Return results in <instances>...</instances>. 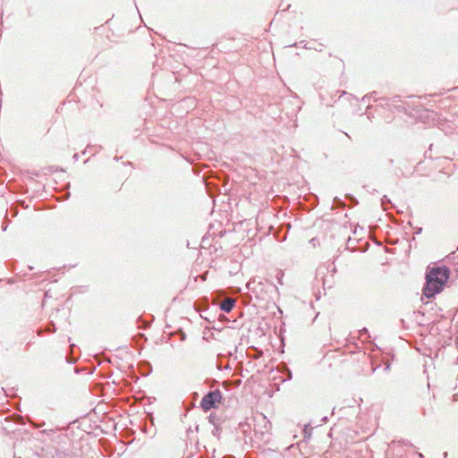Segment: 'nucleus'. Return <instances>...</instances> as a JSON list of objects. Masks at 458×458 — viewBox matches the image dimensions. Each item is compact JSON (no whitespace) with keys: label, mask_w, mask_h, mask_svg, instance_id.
<instances>
[{"label":"nucleus","mask_w":458,"mask_h":458,"mask_svg":"<svg viewBox=\"0 0 458 458\" xmlns=\"http://www.w3.org/2000/svg\"><path fill=\"white\" fill-rule=\"evenodd\" d=\"M449 276V268L445 266L428 267L426 274V284L423 288V294L427 298H432L439 293L444 289Z\"/></svg>","instance_id":"obj_1"},{"label":"nucleus","mask_w":458,"mask_h":458,"mask_svg":"<svg viewBox=\"0 0 458 458\" xmlns=\"http://www.w3.org/2000/svg\"><path fill=\"white\" fill-rule=\"evenodd\" d=\"M221 401L222 394L218 389L210 391L203 396L200 402V407L205 411H208L213 408H216L217 405L221 403Z\"/></svg>","instance_id":"obj_2"},{"label":"nucleus","mask_w":458,"mask_h":458,"mask_svg":"<svg viewBox=\"0 0 458 458\" xmlns=\"http://www.w3.org/2000/svg\"><path fill=\"white\" fill-rule=\"evenodd\" d=\"M234 304H235V301L232 298H227V299H225L221 303H220V309L225 312H230L233 308L234 307Z\"/></svg>","instance_id":"obj_3"},{"label":"nucleus","mask_w":458,"mask_h":458,"mask_svg":"<svg viewBox=\"0 0 458 458\" xmlns=\"http://www.w3.org/2000/svg\"><path fill=\"white\" fill-rule=\"evenodd\" d=\"M420 231H421V228L417 229V233H420Z\"/></svg>","instance_id":"obj_4"},{"label":"nucleus","mask_w":458,"mask_h":458,"mask_svg":"<svg viewBox=\"0 0 458 458\" xmlns=\"http://www.w3.org/2000/svg\"><path fill=\"white\" fill-rule=\"evenodd\" d=\"M420 231H421V228L417 229V233H420Z\"/></svg>","instance_id":"obj_5"},{"label":"nucleus","mask_w":458,"mask_h":458,"mask_svg":"<svg viewBox=\"0 0 458 458\" xmlns=\"http://www.w3.org/2000/svg\"><path fill=\"white\" fill-rule=\"evenodd\" d=\"M420 231H421V228L417 229V233H420Z\"/></svg>","instance_id":"obj_6"},{"label":"nucleus","mask_w":458,"mask_h":458,"mask_svg":"<svg viewBox=\"0 0 458 458\" xmlns=\"http://www.w3.org/2000/svg\"><path fill=\"white\" fill-rule=\"evenodd\" d=\"M278 280H279L280 284H283V282L281 281V279L278 278Z\"/></svg>","instance_id":"obj_7"}]
</instances>
